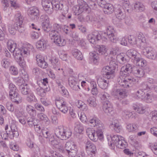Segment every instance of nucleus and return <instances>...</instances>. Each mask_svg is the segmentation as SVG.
Returning <instances> with one entry per match:
<instances>
[{"label": "nucleus", "mask_w": 157, "mask_h": 157, "mask_svg": "<svg viewBox=\"0 0 157 157\" xmlns=\"http://www.w3.org/2000/svg\"><path fill=\"white\" fill-rule=\"evenodd\" d=\"M88 124L92 127H96V132L94 131L92 135V138L90 139L94 141H96L97 138L101 140L103 138V132L104 128V125L102 122L97 118H90Z\"/></svg>", "instance_id": "f257e3e1"}, {"label": "nucleus", "mask_w": 157, "mask_h": 157, "mask_svg": "<svg viewBox=\"0 0 157 157\" xmlns=\"http://www.w3.org/2000/svg\"><path fill=\"white\" fill-rule=\"evenodd\" d=\"M111 140H108V144L113 149L115 146L120 149H123L126 147L127 142L124 140V138L120 136L114 135L111 136Z\"/></svg>", "instance_id": "f03ea898"}, {"label": "nucleus", "mask_w": 157, "mask_h": 157, "mask_svg": "<svg viewBox=\"0 0 157 157\" xmlns=\"http://www.w3.org/2000/svg\"><path fill=\"white\" fill-rule=\"evenodd\" d=\"M55 134L58 138L62 140H66L71 137L72 132L70 128L59 126L56 129Z\"/></svg>", "instance_id": "7ed1b4c3"}, {"label": "nucleus", "mask_w": 157, "mask_h": 157, "mask_svg": "<svg viewBox=\"0 0 157 157\" xmlns=\"http://www.w3.org/2000/svg\"><path fill=\"white\" fill-rule=\"evenodd\" d=\"M77 146L74 142L68 141L64 147L65 152L68 154L69 157H75L77 154ZM76 157H85L83 155H77Z\"/></svg>", "instance_id": "20e7f679"}, {"label": "nucleus", "mask_w": 157, "mask_h": 157, "mask_svg": "<svg viewBox=\"0 0 157 157\" xmlns=\"http://www.w3.org/2000/svg\"><path fill=\"white\" fill-rule=\"evenodd\" d=\"M120 75L117 78V82L120 86L124 88L130 87L136 82L135 79L131 77H127L125 73Z\"/></svg>", "instance_id": "39448f33"}, {"label": "nucleus", "mask_w": 157, "mask_h": 157, "mask_svg": "<svg viewBox=\"0 0 157 157\" xmlns=\"http://www.w3.org/2000/svg\"><path fill=\"white\" fill-rule=\"evenodd\" d=\"M50 38L59 46H64L66 44V41L60 37L59 33L56 30L52 29L49 33Z\"/></svg>", "instance_id": "423d86ee"}, {"label": "nucleus", "mask_w": 157, "mask_h": 157, "mask_svg": "<svg viewBox=\"0 0 157 157\" xmlns=\"http://www.w3.org/2000/svg\"><path fill=\"white\" fill-rule=\"evenodd\" d=\"M143 55L147 58L151 60H157V52L150 47L144 46L143 49Z\"/></svg>", "instance_id": "0eeeda50"}, {"label": "nucleus", "mask_w": 157, "mask_h": 157, "mask_svg": "<svg viewBox=\"0 0 157 157\" xmlns=\"http://www.w3.org/2000/svg\"><path fill=\"white\" fill-rule=\"evenodd\" d=\"M27 47H23L21 50L18 48L15 49L14 51L12 52L14 58L17 60L21 61L22 60V56L23 54L27 55L29 54V49H28Z\"/></svg>", "instance_id": "6e6552de"}, {"label": "nucleus", "mask_w": 157, "mask_h": 157, "mask_svg": "<svg viewBox=\"0 0 157 157\" xmlns=\"http://www.w3.org/2000/svg\"><path fill=\"white\" fill-rule=\"evenodd\" d=\"M15 25H18L20 27L19 32L20 33H23L25 29L24 24H23V17L21 15V13L19 12H17L15 15Z\"/></svg>", "instance_id": "1a4fd4ad"}, {"label": "nucleus", "mask_w": 157, "mask_h": 157, "mask_svg": "<svg viewBox=\"0 0 157 157\" xmlns=\"http://www.w3.org/2000/svg\"><path fill=\"white\" fill-rule=\"evenodd\" d=\"M86 150L88 155L91 157L95 156L97 153L95 146L91 141H88L86 144Z\"/></svg>", "instance_id": "9d476101"}, {"label": "nucleus", "mask_w": 157, "mask_h": 157, "mask_svg": "<svg viewBox=\"0 0 157 157\" xmlns=\"http://www.w3.org/2000/svg\"><path fill=\"white\" fill-rule=\"evenodd\" d=\"M56 105L57 108L62 113H66L68 111L66 102L63 98H59L55 100Z\"/></svg>", "instance_id": "9b49d317"}, {"label": "nucleus", "mask_w": 157, "mask_h": 157, "mask_svg": "<svg viewBox=\"0 0 157 157\" xmlns=\"http://www.w3.org/2000/svg\"><path fill=\"white\" fill-rule=\"evenodd\" d=\"M52 6L53 9L56 10H61L62 13H67L69 10V7L66 5L58 2L52 1Z\"/></svg>", "instance_id": "f8f14e48"}, {"label": "nucleus", "mask_w": 157, "mask_h": 157, "mask_svg": "<svg viewBox=\"0 0 157 157\" xmlns=\"http://www.w3.org/2000/svg\"><path fill=\"white\" fill-rule=\"evenodd\" d=\"M114 69L111 68L109 66L104 67L101 71V74L103 77L107 78V79L113 78V74L114 72Z\"/></svg>", "instance_id": "ddd939ff"}, {"label": "nucleus", "mask_w": 157, "mask_h": 157, "mask_svg": "<svg viewBox=\"0 0 157 157\" xmlns=\"http://www.w3.org/2000/svg\"><path fill=\"white\" fill-rule=\"evenodd\" d=\"M68 83L71 88L75 90L80 89L79 86V81L75 77L70 76L68 79Z\"/></svg>", "instance_id": "4468645a"}, {"label": "nucleus", "mask_w": 157, "mask_h": 157, "mask_svg": "<svg viewBox=\"0 0 157 157\" xmlns=\"http://www.w3.org/2000/svg\"><path fill=\"white\" fill-rule=\"evenodd\" d=\"M42 4L44 9L48 14H52L53 11L52 2L49 0H42Z\"/></svg>", "instance_id": "2eb2a0df"}, {"label": "nucleus", "mask_w": 157, "mask_h": 157, "mask_svg": "<svg viewBox=\"0 0 157 157\" xmlns=\"http://www.w3.org/2000/svg\"><path fill=\"white\" fill-rule=\"evenodd\" d=\"M101 39V35L98 31H95L88 36V39L90 42L93 44H95Z\"/></svg>", "instance_id": "dca6fc26"}, {"label": "nucleus", "mask_w": 157, "mask_h": 157, "mask_svg": "<svg viewBox=\"0 0 157 157\" xmlns=\"http://www.w3.org/2000/svg\"><path fill=\"white\" fill-rule=\"evenodd\" d=\"M103 108L104 112L107 115L112 116L114 114L113 106L110 101L103 103Z\"/></svg>", "instance_id": "f3484780"}, {"label": "nucleus", "mask_w": 157, "mask_h": 157, "mask_svg": "<svg viewBox=\"0 0 157 157\" xmlns=\"http://www.w3.org/2000/svg\"><path fill=\"white\" fill-rule=\"evenodd\" d=\"M127 55L132 60L133 63L140 56V54L137 51L134 49H130L127 52Z\"/></svg>", "instance_id": "a211bd4d"}, {"label": "nucleus", "mask_w": 157, "mask_h": 157, "mask_svg": "<svg viewBox=\"0 0 157 157\" xmlns=\"http://www.w3.org/2000/svg\"><path fill=\"white\" fill-rule=\"evenodd\" d=\"M124 9L122 6L118 5L117 7H116L115 11L116 17L118 19L123 20L125 17L124 15V12H125Z\"/></svg>", "instance_id": "6ab92c4d"}, {"label": "nucleus", "mask_w": 157, "mask_h": 157, "mask_svg": "<svg viewBox=\"0 0 157 157\" xmlns=\"http://www.w3.org/2000/svg\"><path fill=\"white\" fill-rule=\"evenodd\" d=\"M85 97L83 98V100L86 101L87 104L90 106L91 107H95L97 105L96 102V98L93 96H90L89 95L87 94H84Z\"/></svg>", "instance_id": "aec40b11"}, {"label": "nucleus", "mask_w": 157, "mask_h": 157, "mask_svg": "<svg viewBox=\"0 0 157 157\" xmlns=\"http://www.w3.org/2000/svg\"><path fill=\"white\" fill-rule=\"evenodd\" d=\"M134 66L129 63H127L121 67L120 71V75H124V73H126V76L127 75V74H128L131 72L132 73V70Z\"/></svg>", "instance_id": "412c9836"}, {"label": "nucleus", "mask_w": 157, "mask_h": 157, "mask_svg": "<svg viewBox=\"0 0 157 157\" xmlns=\"http://www.w3.org/2000/svg\"><path fill=\"white\" fill-rule=\"evenodd\" d=\"M112 95L114 96H119L122 98H124L127 96V92L124 89L117 88L113 90Z\"/></svg>", "instance_id": "4be33fe9"}, {"label": "nucleus", "mask_w": 157, "mask_h": 157, "mask_svg": "<svg viewBox=\"0 0 157 157\" xmlns=\"http://www.w3.org/2000/svg\"><path fill=\"white\" fill-rule=\"evenodd\" d=\"M136 39L137 41V45L139 46L140 49L145 46L146 40L143 34L142 33H139L137 35Z\"/></svg>", "instance_id": "5701e85b"}, {"label": "nucleus", "mask_w": 157, "mask_h": 157, "mask_svg": "<svg viewBox=\"0 0 157 157\" xmlns=\"http://www.w3.org/2000/svg\"><path fill=\"white\" fill-rule=\"evenodd\" d=\"M36 62L38 65L43 68L47 67L48 64L44 59V58L40 55H38L36 57Z\"/></svg>", "instance_id": "b1692460"}, {"label": "nucleus", "mask_w": 157, "mask_h": 157, "mask_svg": "<svg viewBox=\"0 0 157 157\" xmlns=\"http://www.w3.org/2000/svg\"><path fill=\"white\" fill-rule=\"evenodd\" d=\"M133 109L139 114L144 113L146 110L147 108L145 106L140 103H136L133 104Z\"/></svg>", "instance_id": "393cba45"}, {"label": "nucleus", "mask_w": 157, "mask_h": 157, "mask_svg": "<svg viewBox=\"0 0 157 157\" xmlns=\"http://www.w3.org/2000/svg\"><path fill=\"white\" fill-rule=\"evenodd\" d=\"M28 14L32 18L37 20L39 15V11L37 9L31 7L29 8L28 11Z\"/></svg>", "instance_id": "a878e982"}, {"label": "nucleus", "mask_w": 157, "mask_h": 157, "mask_svg": "<svg viewBox=\"0 0 157 157\" xmlns=\"http://www.w3.org/2000/svg\"><path fill=\"white\" fill-rule=\"evenodd\" d=\"M132 74L138 78L142 77L144 76V72L143 68L136 66H135L133 67Z\"/></svg>", "instance_id": "bb28decb"}, {"label": "nucleus", "mask_w": 157, "mask_h": 157, "mask_svg": "<svg viewBox=\"0 0 157 157\" xmlns=\"http://www.w3.org/2000/svg\"><path fill=\"white\" fill-rule=\"evenodd\" d=\"M48 41L44 39H41L36 43V46L37 48L41 51H44L47 48Z\"/></svg>", "instance_id": "cd10ccee"}, {"label": "nucleus", "mask_w": 157, "mask_h": 157, "mask_svg": "<svg viewBox=\"0 0 157 157\" xmlns=\"http://www.w3.org/2000/svg\"><path fill=\"white\" fill-rule=\"evenodd\" d=\"M110 127L112 130L116 132L119 133L122 130L121 126L119 124V121L117 120L113 121L110 124Z\"/></svg>", "instance_id": "c85d7f7f"}, {"label": "nucleus", "mask_w": 157, "mask_h": 157, "mask_svg": "<svg viewBox=\"0 0 157 157\" xmlns=\"http://www.w3.org/2000/svg\"><path fill=\"white\" fill-rule=\"evenodd\" d=\"M154 82L153 79L149 78L147 82H144L142 84L141 87H143V90H146L152 89L154 86L152 84H153Z\"/></svg>", "instance_id": "c756f323"}, {"label": "nucleus", "mask_w": 157, "mask_h": 157, "mask_svg": "<svg viewBox=\"0 0 157 157\" xmlns=\"http://www.w3.org/2000/svg\"><path fill=\"white\" fill-rule=\"evenodd\" d=\"M142 100L147 103L151 102L153 99V94L150 91V90H146V92L144 94Z\"/></svg>", "instance_id": "7c9ffc66"}, {"label": "nucleus", "mask_w": 157, "mask_h": 157, "mask_svg": "<svg viewBox=\"0 0 157 157\" xmlns=\"http://www.w3.org/2000/svg\"><path fill=\"white\" fill-rule=\"evenodd\" d=\"M19 90L23 95H26L32 91L30 88L26 84H21L19 87Z\"/></svg>", "instance_id": "2f4dec72"}, {"label": "nucleus", "mask_w": 157, "mask_h": 157, "mask_svg": "<svg viewBox=\"0 0 157 157\" xmlns=\"http://www.w3.org/2000/svg\"><path fill=\"white\" fill-rule=\"evenodd\" d=\"M104 12L105 14H111L114 11V8L113 6L109 3H107L106 5L103 8Z\"/></svg>", "instance_id": "473e14b6"}, {"label": "nucleus", "mask_w": 157, "mask_h": 157, "mask_svg": "<svg viewBox=\"0 0 157 157\" xmlns=\"http://www.w3.org/2000/svg\"><path fill=\"white\" fill-rule=\"evenodd\" d=\"M26 110L27 113L32 117H35L36 115V110L35 108L30 105H27Z\"/></svg>", "instance_id": "72a5a7b5"}, {"label": "nucleus", "mask_w": 157, "mask_h": 157, "mask_svg": "<svg viewBox=\"0 0 157 157\" xmlns=\"http://www.w3.org/2000/svg\"><path fill=\"white\" fill-rule=\"evenodd\" d=\"M49 61L52 64L53 68L56 70H60L59 68L60 62L55 57H52L49 59Z\"/></svg>", "instance_id": "f704fd0d"}, {"label": "nucleus", "mask_w": 157, "mask_h": 157, "mask_svg": "<svg viewBox=\"0 0 157 157\" xmlns=\"http://www.w3.org/2000/svg\"><path fill=\"white\" fill-rule=\"evenodd\" d=\"M7 45L9 51L11 52H13L17 48V44L16 43L12 40H9L7 43Z\"/></svg>", "instance_id": "c9c22d12"}, {"label": "nucleus", "mask_w": 157, "mask_h": 157, "mask_svg": "<svg viewBox=\"0 0 157 157\" xmlns=\"http://www.w3.org/2000/svg\"><path fill=\"white\" fill-rule=\"evenodd\" d=\"M90 87L91 89V93L94 95H96L98 94V91L97 88V85L95 82L91 81L90 82Z\"/></svg>", "instance_id": "e433bc0d"}, {"label": "nucleus", "mask_w": 157, "mask_h": 157, "mask_svg": "<svg viewBox=\"0 0 157 157\" xmlns=\"http://www.w3.org/2000/svg\"><path fill=\"white\" fill-rule=\"evenodd\" d=\"M73 56L78 60H82L83 59V56L82 53L78 49H75L72 52Z\"/></svg>", "instance_id": "4c0bfd02"}, {"label": "nucleus", "mask_w": 157, "mask_h": 157, "mask_svg": "<svg viewBox=\"0 0 157 157\" xmlns=\"http://www.w3.org/2000/svg\"><path fill=\"white\" fill-rule=\"evenodd\" d=\"M41 132L44 137L47 139V140L48 141L54 136L47 129H43L42 130Z\"/></svg>", "instance_id": "58836bf2"}, {"label": "nucleus", "mask_w": 157, "mask_h": 157, "mask_svg": "<svg viewBox=\"0 0 157 157\" xmlns=\"http://www.w3.org/2000/svg\"><path fill=\"white\" fill-rule=\"evenodd\" d=\"M10 96L11 100L17 104H18L21 102V97L17 92L13 94L12 96Z\"/></svg>", "instance_id": "ea45409f"}, {"label": "nucleus", "mask_w": 157, "mask_h": 157, "mask_svg": "<svg viewBox=\"0 0 157 157\" xmlns=\"http://www.w3.org/2000/svg\"><path fill=\"white\" fill-rule=\"evenodd\" d=\"M109 79L107 80L104 79H101V81L98 82V83L99 86L102 89H105L108 86L109 83Z\"/></svg>", "instance_id": "a19ab883"}, {"label": "nucleus", "mask_w": 157, "mask_h": 157, "mask_svg": "<svg viewBox=\"0 0 157 157\" xmlns=\"http://www.w3.org/2000/svg\"><path fill=\"white\" fill-rule=\"evenodd\" d=\"M48 88L44 87H43L40 86L36 89L37 94L42 97L44 96L46 94V93L48 91Z\"/></svg>", "instance_id": "79ce46f5"}, {"label": "nucleus", "mask_w": 157, "mask_h": 157, "mask_svg": "<svg viewBox=\"0 0 157 157\" xmlns=\"http://www.w3.org/2000/svg\"><path fill=\"white\" fill-rule=\"evenodd\" d=\"M95 48L97 52H98L99 55H103L106 52V48L104 45H97L95 46Z\"/></svg>", "instance_id": "37998d69"}, {"label": "nucleus", "mask_w": 157, "mask_h": 157, "mask_svg": "<svg viewBox=\"0 0 157 157\" xmlns=\"http://www.w3.org/2000/svg\"><path fill=\"white\" fill-rule=\"evenodd\" d=\"M100 98L102 101L103 104L106 103L107 101H109V100L110 99V96L109 94L105 92H102L101 94Z\"/></svg>", "instance_id": "c03bdc74"}, {"label": "nucleus", "mask_w": 157, "mask_h": 157, "mask_svg": "<svg viewBox=\"0 0 157 157\" xmlns=\"http://www.w3.org/2000/svg\"><path fill=\"white\" fill-rule=\"evenodd\" d=\"M37 116L40 121H43L47 124H49L50 121L45 114L43 113H39L37 114Z\"/></svg>", "instance_id": "a18cd8bd"}, {"label": "nucleus", "mask_w": 157, "mask_h": 157, "mask_svg": "<svg viewBox=\"0 0 157 157\" xmlns=\"http://www.w3.org/2000/svg\"><path fill=\"white\" fill-rule=\"evenodd\" d=\"M134 8L137 12H142L145 9L144 6L140 2H136L134 5Z\"/></svg>", "instance_id": "49530a36"}, {"label": "nucleus", "mask_w": 157, "mask_h": 157, "mask_svg": "<svg viewBox=\"0 0 157 157\" xmlns=\"http://www.w3.org/2000/svg\"><path fill=\"white\" fill-rule=\"evenodd\" d=\"M146 90H143V87H142V89L139 90L136 93V98L137 99H143V97L144 95L145 92H146Z\"/></svg>", "instance_id": "de8ad7c7"}, {"label": "nucleus", "mask_w": 157, "mask_h": 157, "mask_svg": "<svg viewBox=\"0 0 157 157\" xmlns=\"http://www.w3.org/2000/svg\"><path fill=\"white\" fill-rule=\"evenodd\" d=\"M11 63V61L7 58L3 59L1 61L2 66L6 69L9 68Z\"/></svg>", "instance_id": "09e8293b"}, {"label": "nucleus", "mask_w": 157, "mask_h": 157, "mask_svg": "<svg viewBox=\"0 0 157 157\" xmlns=\"http://www.w3.org/2000/svg\"><path fill=\"white\" fill-rule=\"evenodd\" d=\"M116 60L119 63L123 64L126 61L123 53H120L117 55L116 57Z\"/></svg>", "instance_id": "8fccbe9b"}, {"label": "nucleus", "mask_w": 157, "mask_h": 157, "mask_svg": "<svg viewBox=\"0 0 157 157\" xmlns=\"http://www.w3.org/2000/svg\"><path fill=\"white\" fill-rule=\"evenodd\" d=\"M133 63L136 66L144 67L146 65L147 62L145 60L139 57L136 60V61H134Z\"/></svg>", "instance_id": "3c124183"}, {"label": "nucleus", "mask_w": 157, "mask_h": 157, "mask_svg": "<svg viewBox=\"0 0 157 157\" xmlns=\"http://www.w3.org/2000/svg\"><path fill=\"white\" fill-rule=\"evenodd\" d=\"M98 52L96 53L95 52H91L90 53V58L91 59L94 64H98Z\"/></svg>", "instance_id": "603ef678"}, {"label": "nucleus", "mask_w": 157, "mask_h": 157, "mask_svg": "<svg viewBox=\"0 0 157 157\" xmlns=\"http://www.w3.org/2000/svg\"><path fill=\"white\" fill-rule=\"evenodd\" d=\"M106 31L108 37L111 35H113L115 33V31L113 26L108 25L106 28Z\"/></svg>", "instance_id": "864d4df0"}, {"label": "nucleus", "mask_w": 157, "mask_h": 157, "mask_svg": "<svg viewBox=\"0 0 157 157\" xmlns=\"http://www.w3.org/2000/svg\"><path fill=\"white\" fill-rule=\"evenodd\" d=\"M9 95L12 96L14 94L17 93L16 92L17 88L16 86L13 83H10L9 85Z\"/></svg>", "instance_id": "5fc2aeb1"}, {"label": "nucleus", "mask_w": 157, "mask_h": 157, "mask_svg": "<svg viewBox=\"0 0 157 157\" xmlns=\"http://www.w3.org/2000/svg\"><path fill=\"white\" fill-rule=\"evenodd\" d=\"M73 10L74 11V14L76 16L78 13H82L85 11H86L83 9L82 8L78 5L74 6L73 8Z\"/></svg>", "instance_id": "6e6d98bb"}, {"label": "nucleus", "mask_w": 157, "mask_h": 157, "mask_svg": "<svg viewBox=\"0 0 157 157\" xmlns=\"http://www.w3.org/2000/svg\"><path fill=\"white\" fill-rule=\"evenodd\" d=\"M6 133H7L9 137L11 139H12L14 137L17 138L19 135V133L17 130L15 131H6Z\"/></svg>", "instance_id": "4d7b16f0"}, {"label": "nucleus", "mask_w": 157, "mask_h": 157, "mask_svg": "<svg viewBox=\"0 0 157 157\" xmlns=\"http://www.w3.org/2000/svg\"><path fill=\"white\" fill-rule=\"evenodd\" d=\"M20 27L18 25H15L14 24L13 25L9 26L8 28L9 31L11 34L14 35L15 34L16 30H18L19 31V29Z\"/></svg>", "instance_id": "13d9d810"}, {"label": "nucleus", "mask_w": 157, "mask_h": 157, "mask_svg": "<svg viewBox=\"0 0 157 157\" xmlns=\"http://www.w3.org/2000/svg\"><path fill=\"white\" fill-rule=\"evenodd\" d=\"M43 30L46 33H49L52 29V26L50 23L46 24H41Z\"/></svg>", "instance_id": "bf43d9fd"}, {"label": "nucleus", "mask_w": 157, "mask_h": 157, "mask_svg": "<svg viewBox=\"0 0 157 157\" xmlns=\"http://www.w3.org/2000/svg\"><path fill=\"white\" fill-rule=\"evenodd\" d=\"M78 6L82 8L83 9L87 10L88 8L87 4L83 0H77Z\"/></svg>", "instance_id": "052dcab7"}, {"label": "nucleus", "mask_w": 157, "mask_h": 157, "mask_svg": "<svg viewBox=\"0 0 157 157\" xmlns=\"http://www.w3.org/2000/svg\"><path fill=\"white\" fill-rule=\"evenodd\" d=\"M5 130L6 132L8 131H17V129L16 125L15 124H11L9 126L7 124L5 126Z\"/></svg>", "instance_id": "680f3d73"}, {"label": "nucleus", "mask_w": 157, "mask_h": 157, "mask_svg": "<svg viewBox=\"0 0 157 157\" xmlns=\"http://www.w3.org/2000/svg\"><path fill=\"white\" fill-rule=\"evenodd\" d=\"M26 95V99L28 102L31 103L35 100V97L32 91Z\"/></svg>", "instance_id": "e2e57ef3"}, {"label": "nucleus", "mask_w": 157, "mask_h": 157, "mask_svg": "<svg viewBox=\"0 0 157 157\" xmlns=\"http://www.w3.org/2000/svg\"><path fill=\"white\" fill-rule=\"evenodd\" d=\"M9 71L10 74L13 75H16L18 74V70L16 67L12 66L9 68Z\"/></svg>", "instance_id": "0e129e2a"}, {"label": "nucleus", "mask_w": 157, "mask_h": 157, "mask_svg": "<svg viewBox=\"0 0 157 157\" xmlns=\"http://www.w3.org/2000/svg\"><path fill=\"white\" fill-rule=\"evenodd\" d=\"M40 20L42 23L41 24H46L49 23V18L48 16L45 14L42 15L40 18Z\"/></svg>", "instance_id": "69168bd1"}, {"label": "nucleus", "mask_w": 157, "mask_h": 157, "mask_svg": "<svg viewBox=\"0 0 157 157\" xmlns=\"http://www.w3.org/2000/svg\"><path fill=\"white\" fill-rule=\"evenodd\" d=\"M128 39L129 42L132 44L137 45V41L136 38L133 36L130 35L128 36Z\"/></svg>", "instance_id": "338daca9"}, {"label": "nucleus", "mask_w": 157, "mask_h": 157, "mask_svg": "<svg viewBox=\"0 0 157 157\" xmlns=\"http://www.w3.org/2000/svg\"><path fill=\"white\" fill-rule=\"evenodd\" d=\"M52 27V30H56L59 33L62 29L63 26L60 24L55 23L53 24Z\"/></svg>", "instance_id": "774afa93"}]
</instances>
